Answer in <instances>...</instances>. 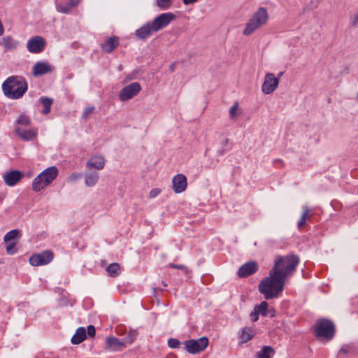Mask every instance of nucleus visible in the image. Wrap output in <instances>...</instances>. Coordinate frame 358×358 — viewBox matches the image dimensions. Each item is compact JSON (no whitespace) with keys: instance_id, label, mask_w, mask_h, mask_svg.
I'll return each mask as SVG.
<instances>
[{"instance_id":"obj_1","label":"nucleus","mask_w":358,"mask_h":358,"mask_svg":"<svg viewBox=\"0 0 358 358\" xmlns=\"http://www.w3.org/2000/svg\"><path fill=\"white\" fill-rule=\"evenodd\" d=\"M294 271L273 270L260 282L259 292L266 300L278 298L284 289L286 280L293 275Z\"/></svg>"},{"instance_id":"obj_2","label":"nucleus","mask_w":358,"mask_h":358,"mask_svg":"<svg viewBox=\"0 0 358 358\" xmlns=\"http://www.w3.org/2000/svg\"><path fill=\"white\" fill-rule=\"evenodd\" d=\"M27 89L28 85L24 78L17 76L8 77L2 84L4 95L11 99L22 97Z\"/></svg>"},{"instance_id":"obj_3","label":"nucleus","mask_w":358,"mask_h":358,"mask_svg":"<svg viewBox=\"0 0 358 358\" xmlns=\"http://www.w3.org/2000/svg\"><path fill=\"white\" fill-rule=\"evenodd\" d=\"M268 18L267 9L264 7H259L245 24L243 34L250 36L255 31L264 26L267 23Z\"/></svg>"},{"instance_id":"obj_4","label":"nucleus","mask_w":358,"mask_h":358,"mask_svg":"<svg viewBox=\"0 0 358 358\" xmlns=\"http://www.w3.org/2000/svg\"><path fill=\"white\" fill-rule=\"evenodd\" d=\"M58 176V169L55 166L45 169L38 174L33 180L32 188L36 192H40L50 185Z\"/></svg>"},{"instance_id":"obj_5","label":"nucleus","mask_w":358,"mask_h":358,"mask_svg":"<svg viewBox=\"0 0 358 358\" xmlns=\"http://www.w3.org/2000/svg\"><path fill=\"white\" fill-rule=\"evenodd\" d=\"M314 331L316 337L324 338L329 341L331 340L334 336L335 326L331 320L321 319L316 322Z\"/></svg>"},{"instance_id":"obj_6","label":"nucleus","mask_w":358,"mask_h":358,"mask_svg":"<svg viewBox=\"0 0 358 358\" xmlns=\"http://www.w3.org/2000/svg\"><path fill=\"white\" fill-rule=\"evenodd\" d=\"M208 338L206 336H203L199 339L185 341L183 344L187 352L196 355L203 352L208 347Z\"/></svg>"},{"instance_id":"obj_7","label":"nucleus","mask_w":358,"mask_h":358,"mask_svg":"<svg viewBox=\"0 0 358 358\" xmlns=\"http://www.w3.org/2000/svg\"><path fill=\"white\" fill-rule=\"evenodd\" d=\"M299 262V257L294 254L277 256L273 268H295Z\"/></svg>"},{"instance_id":"obj_8","label":"nucleus","mask_w":358,"mask_h":358,"mask_svg":"<svg viewBox=\"0 0 358 358\" xmlns=\"http://www.w3.org/2000/svg\"><path fill=\"white\" fill-rule=\"evenodd\" d=\"M174 19L175 15L171 13H162L150 22L152 29L157 32L167 27Z\"/></svg>"},{"instance_id":"obj_9","label":"nucleus","mask_w":358,"mask_h":358,"mask_svg":"<svg viewBox=\"0 0 358 358\" xmlns=\"http://www.w3.org/2000/svg\"><path fill=\"white\" fill-rule=\"evenodd\" d=\"M54 257V254L51 250H44L41 253L31 255L29 258V263L33 266H39L46 265L50 263Z\"/></svg>"},{"instance_id":"obj_10","label":"nucleus","mask_w":358,"mask_h":358,"mask_svg":"<svg viewBox=\"0 0 358 358\" xmlns=\"http://www.w3.org/2000/svg\"><path fill=\"white\" fill-rule=\"evenodd\" d=\"M141 90V87L138 83H132L120 90L119 98L122 101H128L135 96Z\"/></svg>"},{"instance_id":"obj_11","label":"nucleus","mask_w":358,"mask_h":358,"mask_svg":"<svg viewBox=\"0 0 358 358\" xmlns=\"http://www.w3.org/2000/svg\"><path fill=\"white\" fill-rule=\"evenodd\" d=\"M278 84V78L273 73H268L266 74L264 81L262 85V91L265 94H270L275 90Z\"/></svg>"},{"instance_id":"obj_12","label":"nucleus","mask_w":358,"mask_h":358,"mask_svg":"<svg viewBox=\"0 0 358 358\" xmlns=\"http://www.w3.org/2000/svg\"><path fill=\"white\" fill-rule=\"evenodd\" d=\"M14 131L21 140L24 141H31L35 139L38 134V130L34 127L23 129L20 126H15Z\"/></svg>"},{"instance_id":"obj_13","label":"nucleus","mask_w":358,"mask_h":358,"mask_svg":"<svg viewBox=\"0 0 358 358\" xmlns=\"http://www.w3.org/2000/svg\"><path fill=\"white\" fill-rule=\"evenodd\" d=\"M45 45V39L41 36H36L28 40L27 48L31 53H40L43 50Z\"/></svg>"},{"instance_id":"obj_14","label":"nucleus","mask_w":358,"mask_h":358,"mask_svg":"<svg viewBox=\"0 0 358 358\" xmlns=\"http://www.w3.org/2000/svg\"><path fill=\"white\" fill-rule=\"evenodd\" d=\"M55 68L47 62H37L32 67V74L38 77L54 71Z\"/></svg>"},{"instance_id":"obj_15","label":"nucleus","mask_w":358,"mask_h":358,"mask_svg":"<svg viewBox=\"0 0 358 358\" xmlns=\"http://www.w3.org/2000/svg\"><path fill=\"white\" fill-rule=\"evenodd\" d=\"M173 191L178 194L184 192L187 186V178L183 174H178L172 180Z\"/></svg>"},{"instance_id":"obj_16","label":"nucleus","mask_w":358,"mask_h":358,"mask_svg":"<svg viewBox=\"0 0 358 358\" xmlns=\"http://www.w3.org/2000/svg\"><path fill=\"white\" fill-rule=\"evenodd\" d=\"M154 32V30L152 29L150 22H148L142 27L136 30L135 36L137 38L142 41H145L148 37H150Z\"/></svg>"},{"instance_id":"obj_17","label":"nucleus","mask_w":358,"mask_h":358,"mask_svg":"<svg viewBox=\"0 0 358 358\" xmlns=\"http://www.w3.org/2000/svg\"><path fill=\"white\" fill-rule=\"evenodd\" d=\"M105 166V159L101 156H93L88 159L86 167L88 169L101 170Z\"/></svg>"},{"instance_id":"obj_18","label":"nucleus","mask_w":358,"mask_h":358,"mask_svg":"<svg viewBox=\"0 0 358 358\" xmlns=\"http://www.w3.org/2000/svg\"><path fill=\"white\" fill-rule=\"evenodd\" d=\"M22 178V173L19 171H12L4 175L3 179L8 186H13Z\"/></svg>"},{"instance_id":"obj_19","label":"nucleus","mask_w":358,"mask_h":358,"mask_svg":"<svg viewBox=\"0 0 358 358\" xmlns=\"http://www.w3.org/2000/svg\"><path fill=\"white\" fill-rule=\"evenodd\" d=\"M0 45L4 48L5 51H12L15 50L19 43L10 36H6L1 39Z\"/></svg>"},{"instance_id":"obj_20","label":"nucleus","mask_w":358,"mask_h":358,"mask_svg":"<svg viewBox=\"0 0 358 358\" xmlns=\"http://www.w3.org/2000/svg\"><path fill=\"white\" fill-rule=\"evenodd\" d=\"M106 349L111 351H117L122 348L125 347L124 343L119 338L111 336L106 339Z\"/></svg>"},{"instance_id":"obj_21","label":"nucleus","mask_w":358,"mask_h":358,"mask_svg":"<svg viewBox=\"0 0 358 358\" xmlns=\"http://www.w3.org/2000/svg\"><path fill=\"white\" fill-rule=\"evenodd\" d=\"M83 177L85 185L89 187L95 186L99 180V174L96 171L86 172L83 173Z\"/></svg>"},{"instance_id":"obj_22","label":"nucleus","mask_w":358,"mask_h":358,"mask_svg":"<svg viewBox=\"0 0 358 358\" xmlns=\"http://www.w3.org/2000/svg\"><path fill=\"white\" fill-rule=\"evenodd\" d=\"M119 45L118 38L115 36L108 38L102 45V49L108 52H112Z\"/></svg>"},{"instance_id":"obj_23","label":"nucleus","mask_w":358,"mask_h":358,"mask_svg":"<svg viewBox=\"0 0 358 358\" xmlns=\"http://www.w3.org/2000/svg\"><path fill=\"white\" fill-rule=\"evenodd\" d=\"M255 330L251 327H245L242 329L240 334L241 343H246L250 341L255 336Z\"/></svg>"},{"instance_id":"obj_24","label":"nucleus","mask_w":358,"mask_h":358,"mask_svg":"<svg viewBox=\"0 0 358 358\" xmlns=\"http://www.w3.org/2000/svg\"><path fill=\"white\" fill-rule=\"evenodd\" d=\"M86 338V330L84 327H79L71 338L73 344H80Z\"/></svg>"},{"instance_id":"obj_25","label":"nucleus","mask_w":358,"mask_h":358,"mask_svg":"<svg viewBox=\"0 0 358 358\" xmlns=\"http://www.w3.org/2000/svg\"><path fill=\"white\" fill-rule=\"evenodd\" d=\"M312 215L313 213H311L310 208L307 206H303L301 218L297 223V227L299 229L303 227L306 224V220H308L312 216Z\"/></svg>"},{"instance_id":"obj_26","label":"nucleus","mask_w":358,"mask_h":358,"mask_svg":"<svg viewBox=\"0 0 358 358\" xmlns=\"http://www.w3.org/2000/svg\"><path fill=\"white\" fill-rule=\"evenodd\" d=\"M274 354V349L271 346L266 345L257 353L255 358H271Z\"/></svg>"},{"instance_id":"obj_27","label":"nucleus","mask_w":358,"mask_h":358,"mask_svg":"<svg viewBox=\"0 0 358 358\" xmlns=\"http://www.w3.org/2000/svg\"><path fill=\"white\" fill-rule=\"evenodd\" d=\"M40 102L43 106V109L41 110V113L43 115L48 114L50 112L53 99L51 98L42 96L40 98Z\"/></svg>"},{"instance_id":"obj_28","label":"nucleus","mask_w":358,"mask_h":358,"mask_svg":"<svg viewBox=\"0 0 358 358\" xmlns=\"http://www.w3.org/2000/svg\"><path fill=\"white\" fill-rule=\"evenodd\" d=\"M20 236V231L18 229H13L5 234L3 241L5 243L13 242L15 239Z\"/></svg>"},{"instance_id":"obj_29","label":"nucleus","mask_w":358,"mask_h":358,"mask_svg":"<svg viewBox=\"0 0 358 358\" xmlns=\"http://www.w3.org/2000/svg\"><path fill=\"white\" fill-rule=\"evenodd\" d=\"M30 124H31L30 118L24 114H21L20 115H19V117H17V119L15 121V126H20L21 127L22 126H24V127L29 126Z\"/></svg>"},{"instance_id":"obj_30","label":"nucleus","mask_w":358,"mask_h":358,"mask_svg":"<svg viewBox=\"0 0 358 358\" xmlns=\"http://www.w3.org/2000/svg\"><path fill=\"white\" fill-rule=\"evenodd\" d=\"M57 10L61 13L68 14L73 9L68 2L66 3H59L56 6Z\"/></svg>"},{"instance_id":"obj_31","label":"nucleus","mask_w":358,"mask_h":358,"mask_svg":"<svg viewBox=\"0 0 358 358\" xmlns=\"http://www.w3.org/2000/svg\"><path fill=\"white\" fill-rule=\"evenodd\" d=\"M268 303L266 301H262L259 305L255 307V310L261 314L262 316L267 315Z\"/></svg>"},{"instance_id":"obj_32","label":"nucleus","mask_w":358,"mask_h":358,"mask_svg":"<svg viewBox=\"0 0 358 358\" xmlns=\"http://www.w3.org/2000/svg\"><path fill=\"white\" fill-rule=\"evenodd\" d=\"M7 244L6 251L8 255H13L17 252L16 243L15 241L6 243Z\"/></svg>"},{"instance_id":"obj_33","label":"nucleus","mask_w":358,"mask_h":358,"mask_svg":"<svg viewBox=\"0 0 358 358\" xmlns=\"http://www.w3.org/2000/svg\"><path fill=\"white\" fill-rule=\"evenodd\" d=\"M97 266H100L106 268H120V266L118 263H110L108 264L106 260H101L100 263L97 264Z\"/></svg>"},{"instance_id":"obj_34","label":"nucleus","mask_w":358,"mask_h":358,"mask_svg":"<svg viewBox=\"0 0 358 358\" xmlns=\"http://www.w3.org/2000/svg\"><path fill=\"white\" fill-rule=\"evenodd\" d=\"M156 4L160 8L166 10L170 7L171 4V0H157Z\"/></svg>"},{"instance_id":"obj_35","label":"nucleus","mask_w":358,"mask_h":358,"mask_svg":"<svg viewBox=\"0 0 358 358\" xmlns=\"http://www.w3.org/2000/svg\"><path fill=\"white\" fill-rule=\"evenodd\" d=\"M258 264L255 261H250L241 265L239 268H257Z\"/></svg>"},{"instance_id":"obj_36","label":"nucleus","mask_w":358,"mask_h":358,"mask_svg":"<svg viewBox=\"0 0 358 358\" xmlns=\"http://www.w3.org/2000/svg\"><path fill=\"white\" fill-rule=\"evenodd\" d=\"M257 270H238V276L239 278H245L255 273Z\"/></svg>"},{"instance_id":"obj_37","label":"nucleus","mask_w":358,"mask_h":358,"mask_svg":"<svg viewBox=\"0 0 358 358\" xmlns=\"http://www.w3.org/2000/svg\"><path fill=\"white\" fill-rule=\"evenodd\" d=\"M168 345L171 348L176 349L180 348V342L176 338H170L168 341Z\"/></svg>"},{"instance_id":"obj_38","label":"nucleus","mask_w":358,"mask_h":358,"mask_svg":"<svg viewBox=\"0 0 358 358\" xmlns=\"http://www.w3.org/2000/svg\"><path fill=\"white\" fill-rule=\"evenodd\" d=\"M238 108V103H235L229 109V116L231 119H235L238 114H237V110Z\"/></svg>"},{"instance_id":"obj_39","label":"nucleus","mask_w":358,"mask_h":358,"mask_svg":"<svg viewBox=\"0 0 358 358\" xmlns=\"http://www.w3.org/2000/svg\"><path fill=\"white\" fill-rule=\"evenodd\" d=\"M81 177H83V173H73L70 175L69 178V181L73 182L77 181L78 179H80Z\"/></svg>"},{"instance_id":"obj_40","label":"nucleus","mask_w":358,"mask_h":358,"mask_svg":"<svg viewBox=\"0 0 358 358\" xmlns=\"http://www.w3.org/2000/svg\"><path fill=\"white\" fill-rule=\"evenodd\" d=\"M94 106H89L85 108L83 113V117L84 119H87L91 113H92L94 110Z\"/></svg>"},{"instance_id":"obj_41","label":"nucleus","mask_w":358,"mask_h":358,"mask_svg":"<svg viewBox=\"0 0 358 358\" xmlns=\"http://www.w3.org/2000/svg\"><path fill=\"white\" fill-rule=\"evenodd\" d=\"M161 192V189H159V188H155V189H152L150 192V198H155L156 196H157Z\"/></svg>"},{"instance_id":"obj_42","label":"nucleus","mask_w":358,"mask_h":358,"mask_svg":"<svg viewBox=\"0 0 358 358\" xmlns=\"http://www.w3.org/2000/svg\"><path fill=\"white\" fill-rule=\"evenodd\" d=\"M87 334L90 336L92 337L96 334V329L93 325H89L87 327Z\"/></svg>"},{"instance_id":"obj_43","label":"nucleus","mask_w":358,"mask_h":358,"mask_svg":"<svg viewBox=\"0 0 358 358\" xmlns=\"http://www.w3.org/2000/svg\"><path fill=\"white\" fill-rule=\"evenodd\" d=\"M120 270H106L109 276H111L113 278L117 277L120 275Z\"/></svg>"},{"instance_id":"obj_44","label":"nucleus","mask_w":358,"mask_h":358,"mask_svg":"<svg viewBox=\"0 0 358 358\" xmlns=\"http://www.w3.org/2000/svg\"><path fill=\"white\" fill-rule=\"evenodd\" d=\"M351 24L356 27L358 24V12L351 17Z\"/></svg>"},{"instance_id":"obj_45","label":"nucleus","mask_w":358,"mask_h":358,"mask_svg":"<svg viewBox=\"0 0 358 358\" xmlns=\"http://www.w3.org/2000/svg\"><path fill=\"white\" fill-rule=\"evenodd\" d=\"M259 313L254 309V311L250 313L251 320L253 322L257 321L259 319Z\"/></svg>"},{"instance_id":"obj_46","label":"nucleus","mask_w":358,"mask_h":358,"mask_svg":"<svg viewBox=\"0 0 358 358\" xmlns=\"http://www.w3.org/2000/svg\"><path fill=\"white\" fill-rule=\"evenodd\" d=\"M80 2V0H69L68 3L71 6V7L74 8Z\"/></svg>"},{"instance_id":"obj_47","label":"nucleus","mask_w":358,"mask_h":358,"mask_svg":"<svg viewBox=\"0 0 358 358\" xmlns=\"http://www.w3.org/2000/svg\"><path fill=\"white\" fill-rule=\"evenodd\" d=\"M196 1H197V0H182V2L185 5L192 4Z\"/></svg>"},{"instance_id":"obj_48","label":"nucleus","mask_w":358,"mask_h":358,"mask_svg":"<svg viewBox=\"0 0 358 358\" xmlns=\"http://www.w3.org/2000/svg\"><path fill=\"white\" fill-rule=\"evenodd\" d=\"M173 268H177V269H179V268H185L183 266H178V265H173Z\"/></svg>"},{"instance_id":"obj_49","label":"nucleus","mask_w":358,"mask_h":358,"mask_svg":"<svg viewBox=\"0 0 358 358\" xmlns=\"http://www.w3.org/2000/svg\"><path fill=\"white\" fill-rule=\"evenodd\" d=\"M282 73H283L282 72H280V73H278V78H278V80H279V79H280V78L282 76Z\"/></svg>"},{"instance_id":"obj_50","label":"nucleus","mask_w":358,"mask_h":358,"mask_svg":"<svg viewBox=\"0 0 358 358\" xmlns=\"http://www.w3.org/2000/svg\"><path fill=\"white\" fill-rule=\"evenodd\" d=\"M171 71H174V66H173V65H171Z\"/></svg>"},{"instance_id":"obj_51","label":"nucleus","mask_w":358,"mask_h":358,"mask_svg":"<svg viewBox=\"0 0 358 358\" xmlns=\"http://www.w3.org/2000/svg\"><path fill=\"white\" fill-rule=\"evenodd\" d=\"M185 273L187 275V274H188V273H189V272H188L189 271H188V270H185Z\"/></svg>"},{"instance_id":"obj_52","label":"nucleus","mask_w":358,"mask_h":358,"mask_svg":"<svg viewBox=\"0 0 358 358\" xmlns=\"http://www.w3.org/2000/svg\"><path fill=\"white\" fill-rule=\"evenodd\" d=\"M3 198L2 196L0 195V202L2 201Z\"/></svg>"},{"instance_id":"obj_53","label":"nucleus","mask_w":358,"mask_h":358,"mask_svg":"<svg viewBox=\"0 0 358 358\" xmlns=\"http://www.w3.org/2000/svg\"><path fill=\"white\" fill-rule=\"evenodd\" d=\"M220 155H223V154H224V152L220 151Z\"/></svg>"},{"instance_id":"obj_54","label":"nucleus","mask_w":358,"mask_h":358,"mask_svg":"<svg viewBox=\"0 0 358 358\" xmlns=\"http://www.w3.org/2000/svg\"><path fill=\"white\" fill-rule=\"evenodd\" d=\"M357 97H358V94H357Z\"/></svg>"}]
</instances>
